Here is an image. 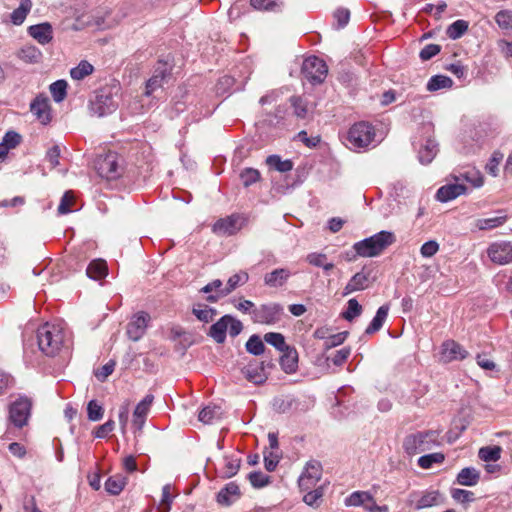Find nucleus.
Segmentation results:
<instances>
[{"mask_svg": "<svg viewBox=\"0 0 512 512\" xmlns=\"http://www.w3.org/2000/svg\"><path fill=\"white\" fill-rule=\"evenodd\" d=\"M369 285V274L363 270L356 273L344 287L343 295L346 296L356 291L364 290Z\"/></svg>", "mask_w": 512, "mask_h": 512, "instance_id": "nucleus-24", "label": "nucleus"}, {"mask_svg": "<svg viewBox=\"0 0 512 512\" xmlns=\"http://www.w3.org/2000/svg\"><path fill=\"white\" fill-rule=\"evenodd\" d=\"M375 138V129L367 122L361 121L351 126L347 133V146L350 149H362L368 147Z\"/></svg>", "mask_w": 512, "mask_h": 512, "instance_id": "nucleus-5", "label": "nucleus"}, {"mask_svg": "<svg viewBox=\"0 0 512 512\" xmlns=\"http://www.w3.org/2000/svg\"><path fill=\"white\" fill-rule=\"evenodd\" d=\"M388 312H389L388 305H382L381 307H379L376 312V315L374 316V318L372 319V321L366 328L365 333L373 334V333L379 331L387 319Z\"/></svg>", "mask_w": 512, "mask_h": 512, "instance_id": "nucleus-31", "label": "nucleus"}, {"mask_svg": "<svg viewBox=\"0 0 512 512\" xmlns=\"http://www.w3.org/2000/svg\"><path fill=\"white\" fill-rule=\"evenodd\" d=\"M301 72L307 81L312 84H319L325 80L328 68L322 59L310 56L303 61Z\"/></svg>", "mask_w": 512, "mask_h": 512, "instance_id": "nucleus-9", "label": "nucleus"}, {"mask_svg": "<svg viewBox=\"0 0 512 512\" xmlns=\"http://www.w3.org/2000/svg\"><path fill=\"white\" fill-rule=\"evenodd\" d=\"M171 66L168 62L158 61L154 68L152 77L146 83L145 94L151 95L155 90L162 87L163 83L170 77Z\"/></svg>", "mask_w": 512, "mask_h": 512, "instance_id": "nucleus-14", "label": "nucleus"}, {"mask_svg": "<svg viewBox=\"0 0 512 512\" xmlns=\"http://www.w3.org/2000/svg\"><path fill=\"white\" fill-rule=\"evenodd\" d=\"M96 170L101 178L114 180L120 176L121 167L118 162V155L109 152L96 161Z\"/></svg>", "mask_w": 512, "mask_h": 512, "instance_id": "nucleus-11", "label": "nucleus"}, {"mask_svg": "<svg viewBox=\"0 0 512 512\" xmlns=\"http://www.w3.org/2000/svg\"><path fill=\"white\" fill-rule=\"evenodd\" d=\"M441 444L440 433L436 430H423L407 434L402 442L404 452L412 457L432 450Z\"/></svg>", "mask_w": 512, "mask_h": 512, "instance_id": "nucleus-1", "label": "nucleus"}, {"mask_svg": "<svg viewBox=\"0 0 512 512\" xmlns=\"http://www.w3.org/2000/svg\"><path fill=\"white\" fill-rule=\"evenodd\" d=\"M88 419L91 421H99L103 417V408L95 400H91L87 406Z\"/></svg>", "mask_w": 512, "mask_h": 512, "instance_id": "nucleus-59", "label": "nucleus"}, {"mask_svg": "<svg viewBox=\"0 0 512 512\" xmlns=\"http://www.w3.org/2000/svg\"><path fill=\"white\" fill-rule=\"evenodd\" d=\"M248 222L244 214L234 213L218 219L212 226V231L221 236H231L240 231Z\"/></svg>", "mask_w": 512, "mask_h": 512, "instance_id": "nucleus-8", "label": "nucleus"}, {"mask_svg": "<svg viewBox=\"0 0 512 512\" xmlns=\"http://www.w3.org/2000/svg\"><path fill=\"white\" fill-rule=\"evenodd\" d=\"M116 96L117 94L113 91V88L109 86L95 91L89 102L91 113L98 117H104L116 111L118 107Z\"/></svg>", "mask_w": 512, "mask_h": 512, "instance_id": "nucleus-4", "label": "nucleus"}, {"mask_svg": "<svg viewBox=\"0 0 512 512\" xmlns=\"http://www.w3.org/2000/svg\"><path fill=\"white\" fill-rule=\"evenodd\" d=\"M468 351L454 340H447L442 344V357L447 362L467 358Z\"/></svg>", "mask_w": 512, "mask_h": 512, "instance_id": "nucleus-20", "label": "nucleus"}, {"mask_svg": "<svg viewBox=\"0 0 512 512\" xmlns=\"http://www.w3.org/2000/svg\"><path fill=\"white\" fill-rule=\"evenodd\" d=\"M282 356L280 357L281 368L286 373H293L297 369L298 364V353L295 348L287 347L286 350L281 351Z\"/></svg>", "mask_w": 512, "mask_h": 512, "instance_id": "nucleus-27", "label": "nucleus"}, {"mask_svg": "<svg viewBox=\"0 0 512 512\" xmlns=\"http://www.w3.org/2000/svg\"><path fill=\"white\" fill-rule=\"evenodd\" d=\"M502 448L497 445L484 446L478 451V457L484 462H496L501 458Z\"/></svg>", "mask_w": 512, "mask_h": 512, "instance_id": "nucleus-36", "label": "nucleus"}, {"mask_svg": "<svg viewBox=\"0 0 512 512\" xmlns=\"http://www.w3.org/2000/svg\"><path fill=\"white\" fill-rule=\"evenodd\" d=\"M86 274L94 280H101L107 275V265L104 260H93L86 269Z\"/></svg>", "mask_w": 512, "mask_h": 512, "instance_id": "nucleus-32", "label": "nucleus"}, {"mask_svg": "<svg viewBox=\"0 0 512 512\" xmlns=\"http://www.w3.org/2000/svg\"><path fill=\"white\" fill-rule=\"evenodd\" d=\"M260 178V172L254 168H245L240 173V179L245 187H249L258 182Z\"/></svg>", "mask_w": 512, "mask_h": 512, "instance_id": "nucleus-49", "label": "nucleus"}, {"mask_svg": "<svg viewBox=\"0 0 512 512\" xmlns=\"http://www.w3.org/2000/svg\"><path fill=\"white\" fill-rule=\"evenodd\" d=\"M224 460H225V466H224V470H223V477L231 478L237 474V472L240 468V459L232 458V457H225Z\"/></svg>", "mask_w": 512, "mask_h": 512, "instance_id": "nucleus-55", "label": "nucleus"}, {"mask_svg": "<svg viewBox=\"0 0 512 512\" xmlns=\"http://www.w3.org/2000/svg\"><path fill=\"white\" fill-rule=\"evenodd\" d=\"M221 408L218 406H206L204 407L198 415L199 421L203 422L204 424H210L214 420L220 419L221 417Z\"/></svg>", "mask_w": 512, "mask_h": 512, "instance_id": "nucleus-42", "label": "nucleus"}, {"mask_svg": "<svg viewBox=\"0 0 512 512\" xmlns=\"http://www.w3.org/2000/svg\"><path fill=\"white\" fill-rule=\"evenodd\" d=\"M437 151V143L432 139H428L425 145H423L418 152L419 161L422 164L431 163L433 158L436 156Z\"/></svg>", "mask_w": 512, "mask_h": 512, "instance_id": "nucleus-34", "label": "nucleus"}, {"mask_svg": "<svg viewBox=\"0 0 512 512\" xmlns=\"http://www.w3.org/2000/svg\"><path fill=\"white\" fill-rule=\"evenodd\" d=\"M292 272L287 268H277L264 275V284L271 288L282 287L291 277Z\"/></svg>", "mask_w": 512, "mask_h": 512, "instance_id": "nucleus-22", "label": "nucleus"}, {"mask_svg": "<svg viewBox=\"0 0 512 512\" xmlns=\"http://www.w3.org/2000/svg\"><path fill=\"white\" fill-rule=\"evenodd\" d=\"M266 164L279 172L285 173L293 169V162L289 159L282 160L278 155H270L266 159Z\"/></svg>", "mask_w": 512, "mask_h": 512, "instance_id": "nucleus-37", "label": "nucleus"}, {"mask_svg": "<svg viewBox=\"0 0 512 512\" xmlns=\"http://www.w3.org/2000/svg\"><path fill=\"white\" fill-rule=\"evenodd\" d=\"M264 341L280 352L286 350L289 345L285 342V337L281 333L269 332L264 335Z\"/></svg>", "mask_w": 512, "mask_h": 512, "instance_id": "nucleus-45", "label": "nucleus"}, {"mask_svg": "<svg viewBox=\"0 0 512 512\" xmlns=\"http://www.w3.org/2000/svg\"><path fill=\"white\" fill-rule=\"evenodd\" d=\"M32 8L31 0H20V5L10 15L11 22L14 25H21Z\"/></svg>", "mask_w": 512, "mask_h": 512, "instance_id": "nucleus-33", "label": "nucleus"}, {"mask_svg": "<svg viewBox=\"0 0 512 512\" xmlns=\"http://www.w3.org/2000/svg\"><path fill=\"white\" fill-rule=\"evenodd\" d=\"M172 502L173 496L171 494V485L166 484L162 488V498L159 504V509H161L160 512H169Z\"/></svg>", "mask_w": 512, "mask_h": 512, "instance_id": "nucleus-56", "label": "nucleus"}, {"mask_svg": "<svg viewBox=\"0 0 512 512\" xmlns=\"http://www.w3.org/2000/svg\"><path fill=\"white\" fill-rule=\"evenodd\" d=\"M249 279L248 273L240 272L232 275L228 281L226 287L219 291L218 295H208L207 301L209 302H217L220 297H224L229 295L233 290H235L239 285L245 284Z\"/></svg>", "mask_w": 512, "mask_h": 512, "instance_id": "nucleus-18", "label": "nucleus"}, {"mask_svg": "<svg viewBox=\"0 0 512 512\" xmlns=\"http://www.w3.org/2000/svg\"><path fill=\"white\" fill-rule=\"evenodd\" d=\"M452 498L459 503H470L474 501V493L464 489H453L451 491Z\"/></svg>", "mask_w": 512, "mask_h": 512, "instance_id": "nucleus-58", "label": "nucleus"}, {"mask_svg": "<svg viewBox=\"0 0 512 512\" xmlns=\"http://www.w3.org/2000/svg\"><path fill=\"white\" fill-rule=\"evenodd\" d=\"M284 308L281 304L271 302L262 304L251 311V319L254 323L275 325L281 321Z\"/></svg>", "mask_w": 512, "mask_h": 512, "instance_id": "nucleus-6", "label": "nucleus"}, {"mask_svg": "<svg viewBox=\"0 0 512 512\" xmlns=\"http://www.w3.org/2000/svg\"><path fill=\"white\" fill-rule=\"evenodd\" d=\"M454 181H459L464 184L468 182L474 188H480L484 184V178L480 171L476 169H469L465 172L460 173L458 176H452Z\"/></svg>", "mask_w": 512, "mask_h": 512, "instance_id": "nucleus-29", "label": "nucleus"}, {"mask_svg": "<svg viewBox=\"0 0 512 512\" xmlns=\"http://www.w3.org/2000/svg\"><path fill=\"white\" fill-rule=\"evenodd\" d=\"M373 496L367 491H355L345 499L346 506H364L373 502Z\"/></svg>", "mask_w": 512, "mask_h": 512, "instance_id": "nucleus-35", "label": "nucleus"}, {"mask_svg": "<svg viewBox=\"0 0 512 512\" xmlns=\"http://www.w3.org/2000/svg\"><path fill=\"white\" fill-rule=\"evenodd\" d=\"M230 315L221 317L214 323L209 330V335L217 342L223 343L226 339V332L228 329Z\"/></svg>", "mask_w": 512, "mask_h": 512, "instance_id": "nucleus-28", "label": "nucleus"}, {"mask_svg": "<svg viewBox=\"0 0 512 512\" xmlns=\"http://www.w3.org/2000/svg\"><path fill=\"white\" fill-rule=\"evenodd\" d=\"M395 242V234L391 231L383 230L354 243L353 249L360 257L372 258L379 256L387 247Z\"/></svg>", "mask_w": 512, "mask_h": 512, "instance_id": "nucleus-2", "label": "nucleus"}, {"mask_svg": "<svg viewBox=\"0 0 512 512\" xmlns=\"http://www.w3.org/2000/svg\"><path fill=\"white\" fill-rule=\"evenodd\" d=\"M469 23L465 20H456L451 25L448 26L446 30L447 36L452 39L456 40L461 38L468 30Z\"/></svg>", "mask_w": 512, "mask_h": 512, "instance_id": "nucleus-40", "label": "nucleus"}, {"mask_svg": "<svg viewBox=\"0 0 512 512\" xmlns=\"http://www.w3.org/2000/svg\"><path fill=\"white\" fill-rule=\"evenodd\" d=\"M249 480L253 487L261 488L269 483V476L265 475L261 471H255L249 474Z\"/></svg>", "mask_w": 512, "mask_h": 512, "instance_id": "nucleus-63", "label": "nucleus"}, {"mask_svg": "<svg viewBox=\"0 0 512 512\" xmlns=\"http://www.w3.org/2000/svg\"><path fill=\"white\" fill-rule=\"evenodd\" d=\"M306 260L309 264L315 267H321L325 271H330L334 268V264L327 262V256L322 253H310L307 255Z\"/></svg>", "mask_w": 512, "mask_h": 512, "instance_id": "nucleus-44", "label": "nucleus"}, {"mask_svg": "<svg viewBox=\"0 0 512 512\" xmlns=\"http://www.w3.org/2000/svg\"><path fill=\"white\" fill-rule=\"evenodd\" d=\"M28 34L41 45H46L53 39V29L48 22L28 27Z\"/></svg>", "mask_w": 512, "mask_h": 512, "instance_id": "nucleus-21", "label": "nucleus"}, {"mask_svg": "<svg viewBox=\"0 0 512 512\" xmlns=\"http://www.w3.org/2000/svg\"><path fill=\"white\" fill-rule=\"evenodd\" d=\"M438 250H439V244L434 240H430V241L425 242L421 246L420 253L424 258H430V257L434 256L438 252Z\"/></svg>", "mask_w": 512, "mask_h": 512, "instance_id": "nucleus-64", "label": "nucleus"}, {"mask_svg": "<svg viewBox=\"0 0 512 512\" xmlns=\"http://www.w3.org/2000/svg\"><path fill=\"white\" fill-rule=\"evenodd\" d=\"M488 258L497 265L512 263V242L496 241L487 249Z\"/></svg>", "mask_w": 512, "mask_h": 512, "instance_id": "nucleus-12", "label": "nucleus"}, {"mask_svg": "<svg viewBox=\"0 0 512 512\" xmlns=\"http://www.w3.org/2000/svg\"><path fill=\"white\" fill-rule=\"evenodd\" d=\"M32 402L27 397H19L9 406V423L16 428L27 425L31 415Z\"/></svg>", "mask_w": 512, "mask_h": 512, "instance_id": "nucleus-7", "label": "nucleus"}, {"mask_svg": "<svg viewBox=\"0 0 512 512\" xmlns=\"http://www.w3.org/2000/svg\"><path fill=\"white\" fill-rule=\"evenodd\" d=\"M246 350L253 355H261L265 346L262 339L258 335H252L246 342Z\"/></svg>", "mask_w": 512, "mask_h": 512, "instance_id": "nucleus-52", "label": "nucleus"}, {"mask_svg": "<svg viewBox=\"0 0 512 512\" xmlns=\"http://www.w3.org/2000/svg\"><path fill=\"white\" fill-rule=\"evenodd\" d=\"M253 8L258 10L275 11L282 6L280 0H250Z\"/></svg>", "mask_w": 512, "mask_h": 512, "instance_id": "nucleus-53", "label": "nucleus"}, {"mask_svg": "<svg viewBox=\"0 0 512 512\" xmlns=\"http://www.w3.org/2000/svg\"><path fill=\"white\" fill-rule=\"evenodd\" d=\"M452 85L453 81L450 77L445 75H435L428 81L427 90L433 92L444 88H450Z\"/></svg>", "mask_w": 512, "mask_h": 512, "instance_id": "nucleus-41", "label": "nucleus"}, {"mask_svg": "<svg viewBox=\"0 0 512 512\" xmlns=\"http://www.w3.org/2000/svg\"><path fill=\"white\" fill-rule=\"evenodd\" d=\"M362 310V306L359 302L355 298H352L348 301L347 309L343 312L342 316L347 321H352L354 318L361 315Z\"/></svg>", "mask_w": 512, "mask_h": 512, "instance_id": "nucleus-51", "label": "nucleus"}, {"mask_svg": "<svg viewBox=\"0 0 512 512\" xmlns=\"http://www.w3.org/2000/svg\"><path fill=\"white\" fill-rule=\"evenodd\" d=\"M348 332H339L337 334L330 335L325 338L324 346L326 349H331L333 347H336L338 345H341L347 338Z\"/></svg>", "mask_w": 512, "mask_h": 512, "instance_id": "nucleus-60", "label": "nucleus"}, {"mask_svg": "<svg viewBox=\"0 0 512 512\" xmlns=\"http://www.w3.org/2000/svg\"><path fill=\"white\" fill-rule=\"evenodd\" d=\"M322 464L317 460H309L298 478V486L302 492L310 490L316 486L322 477Z\"/></svg>", "mask_w": 512, "mask_h": 512, "instance_id": "nucleus-10", "label": "nucleus"}, {"mask_svg": "<svg viewBox=\"0 0 512 512\" xmlns=\"http://www.w3.org/2000/svg\"><path fill=\"white\" fill-rule=\"evenodd\" d=\"M193 314L198 320L208 323L213 320V317L216 315V310L206 305H198V307L193 308Z\"/></svg>", "mask_w": 512, "mask_h": 512, "instance_id": "nucleus-50", "label": "nucleus"}, {"mask_svg": "<svg viewBox=\"0 0 512 512\" xmlns=\"http://www.w3.org/2000/svg\"><path fill=\"white\" fill-rule=\"evenodd\" d=\"M467 192L465 184L455 181L454 183H448L441 186L436 193V199L440 202L451 201L458 196L464 195Z\"/></svg>", "mask_w": 512, "mask_h": 512, "instance_id": "nucleus-17", "label": "nucleus"}, {"mask_svg": "<svg viewBox=\"0 0 512 512\" xmlns=\"http://www.w3.org/2000/svg\"><path fill=\"white\" fill-rule=\"evenodd\" d=\"M240 495L239 487L234 482L226 484L217 494V502L221 505H231Z\"/></svg>", "mask_w": 512, "mask_h": 512, "instance_id": "nucleus-25", "label": "nucleus"}, {"mask_svg": "<svg viewBox=\"0 0 512 512\" xmlns=\"http://www.w3.org/2000/svg\"><path fill=\"white\" fill-rule=\"evenodd\" d=\"M126 485V478L121 475L109 477L105 482V489L111 495H118Z\"/></svg>", "mask_w": 512, "mask_h": 512, "instance_id": "nucleus-39", "label": "nucleus"}, {"mask_svg": "<svg viewBox=\"0 0 512 512\" xmlns=\"http://www.w3.org/2000/svg\"><path fill=\"white\" fill-rule=\"evenodd\" d=\"M30 111L42 123L51 121V106L49 98L44 94L37 95L30 104Z\"/></svg>", "mask_w": 512, "mask_h": 512, "instance_id": "nucleus-15", "label": "nucleus"}, {"mask_svg": "<svg viewBox=\"0 0 512 512\" xmlns=\"http://www.w3.org/2000/svg\"><path fill=\"white\" fill-rule=\"evenodd\" d=\"M280 458H281V456L278 451H268V449L266 448L264 450L265 469L269 472L274 471L280 461Z\"/></svg>", "mask_w": 512, "mask_h": 512, "instance_id": "nucleus-54", "label": "nucleus"}, {"mask_svg": "<svg viewBox=\"0 0 512 512\" xmlns=\"http://www.w3.org/2000/svg\"><path fill=\"white\" fill-rule=\"evenodd\" d=\"M506 220V217H493L486 219H479L477 227L480 230H489L501 226Z\"/></svg>", "mask_w": 512, "mask_h": 512, "instance_id": "nucleus-57", "label": "nucleus"}, {"mask_svg": "<svg viewBox=\"0 0 512 512\" xmlns=\"http://www.w3.org/2000/svg\"><path fill=\"white\" fill-rule=\"evenodd\" d=\"M444 497L443 495L437 491V490H429L424 491L421 496L418 498L415 509L420 510L424 508H429L433 506H439L443 504Z\"/></svg>", "mask_w": 512, "mask_h": 512, "instance_id": "nucleus-23", "label": "nucleus"}, {"mask_svg": "<svg viewBox=\"0 0 512 512\" xmlns=\"http://www.w3.org/2000/svg\"><path fill=\"white\" fill-rule=\"evenodd\" d=\"M94 67L86 60H82L76 67L70 70V76L74 80H82L92 74Z\"/></svg>", "mask_w": 512, "mask_h": 512, "instance_id": "nucleus-43", "label": "nucleus"}, {"mask_svg": "<svg viewBox=\"0 0 512 512\" xmlns=\"http://www.w3.org/2000/svg\"><path fill=\"white\" fill-rule=\"evenodd\" d=\"M495 21L502 30L508 33L512 32V12L507 10L499 11L495 15Z\"/></svg>", "mask_w": 512, "mask_h": 512, "instance_id": "nucleus-48", "label": "nucleus"}, {"mask_svg": "<svg viewBox=\"0 0 512 512\" xmlns=\"http://www.w3.org/2000/svg\"><path fill=\"white\" fill-rule=\"evenodd\" d=\"M150 315L144 311L137 312L133 315L127 324L126 334L132 341L140 340L148 327Z\"/></svg>", "mask_w": 512, "mask_h": 512, "instance_id": "nucleus-13", "label": "nucleus"}, {"mask_svg": "<svg viewBox=\"0 0 512 512\" xmlns=\"http://www.w3.org/2000/svg\"><path fill=\"white\" fill-rule=\"evenodd\" d=\"M65 332L56 324L45 323L37 330L39 349L47 356H55L64 344Z\"/></svg>", "mask_w": 512, "mask_h": 512, "instance_id": "nucleus-3", "label": "nucleus"}, {"mask_svg": "<svg viewBox=\"0 0 512 512\" xmlns=\"http://www.w3.org/2000/svg\"><path fill=\"white\" fill-rule=\"evenodd\" d=\"M323 495L324 488L322 486H319L313 490H307V493L303 496V501L309 506L318 507Z\"/></svg>", "mask_w": 512, "mask_h": 512, "instance_id": "nucleus-46", "label": "nucleus"}, {"mask_svg": "<svg viewBox=\"0 0 512 512\" xmlns=\"http://www.w3.org/2000/svg\"><path fill=\"white\" fill-rule=\"evenodd\" d=\"M67 83L65 80H57L50 85V92L55 102L59 103L66 97Z\"/></svg>", "mask_w": 512, "mask_h": 512, "instance_id": "nucleus-47", "label": "nucleus"}, {"mask_svg": "<svg viewBox=\"0 0 512 512\" xmlns=\"http://www.w3.org/2000/svg\"><path fill=\"white\" fill-rule=\"evenodd\" d=\"M265 368L266 366L264 362L249 363L246 367L243 368L242 372L248 381L256 385H260L263 384L268 378V374Z\"/></svg>", "mask_w": 512, "mask_h": 512, "instance_id": "nucleus-19", "label": "nucleus"}, {"mask_svg": "<svg viewBox=\"0 0 512 512\" xmlns=\"http://www.w3.org/2000/svg\"><path fill=\"white\" fill-rule=\"evenodd\" d=\"M74 201V196L71 191H67L64 193V195L61 198L60 204L58 206V213L59 214H67L71 211V206Z\"/></svg>", "mask_w": 512, "mask_h": 512, "instance_id": "nucleus-62", "label": "nucleus"}, {"mask_svg": "<svg viewBox=\"0 0 512 512\" xmlns=\"http://www.w3.org/2000/svg\"><path fill=\"white\" fill-rule=\"evenodd\" d=\"M445 460V455L441 452L430 453L419 457L417 464L422 469H430L434 464H442Z\"/></svg>", "mask_w": 512, "mask_h": 512, "instance_id": "nucleus-38", "label": "nucleus"}, {"mask_svg": "<svg viewBox=\"0 0 512 512\" xmlns=\"http://www.w3.org/2000/svg\"><path fill=\"white\" fill-rule=\"evenodd\" d=\"M153 401L154 396L148 394L136 405L132 420L136 431L140 432L143 429Z\"/></svg>", "mask_w": 512, "mask_h": 512, "instance_id": "nucleus-16", "label": "nucleus"}, {"mask_svg": "<svg viewBox=\"0 0 512 512\" xmlns=\"http://www.w3.org/2000/svg\"><path fill=\"white\" fill-rule=\"evenodd\" d=\"M17 57L25 63L37 64L41 62L43 54L39 48L34 45L27 44L19 49Z\"/></svg>", "mask_w": 512, "mask_h": 512, "instance_id": "nucleus-26", "label": "nucleus"}, {"mask_svg": "<svg viewBox=\"0 0 512 512\" xmlns=\"http://www.w3.org/2000/svg\"><path fill=\"white\" fill-rule=\"evenodd\" d=\"M480 480V472L474 467L463 468L457 475L456 481L463 486H475Z\"/></svg>", "mask_w": 512, "mask_h": 512, "instance_id": "nucleus-30", "label": "nucleus"}, {"mask_svg": "<svg viewBox=\"0 0 512 512\" xmlns=\"http://www.w3.org/2000/svg\"><path fill=\"white\" fill-rule=\"evenodd\" d=\"M503 154L500 152H494L489 160V162L486 164V171L492 175L493 177H496L498 175V166L500 162L502 161Z\"/></svg>", "mask_w": 512, "mask_h": 512, "instance_id": "nucleus-61", "label": "nucleus"}]
</instances>
